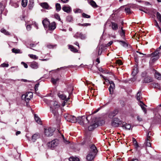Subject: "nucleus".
<instances>
[{
  "mask_svg": "<svg viewBox=\"0 0 161 161\" xmlns=\"http://www.w3.org/2000/svg\"><path fill=\"white\" fill-rule=\"evenodd\" d=\"M44 101L50 106L51 111L54 114L58 125L60 124L61 117L58 115V110L60 107V105L58 102L55 101H50L44 99Z\"/></svg>",
  "mask_w": 161,
  "mask_h": 161,
  "instance_id": "obj_1",
  "label": "nucleus"
},
{
  "mask_svg": "<svg viewBox=\"0 0 161 161\" xmlns=\"http://www.w3.org/2000/svg\"><path fill=\"white\" fill-rule=\"evenodd\" d=\"M64 116L65 119L68 121L74 123L77 122V118L74 116L66 114H64Z\"/></svg>",
  "mask_w": 161,
  "mask_h": 161,
  "instance_id": "obj_2",
  "label": "nucleus"
},
{
  "mask_svg": "<svg viewBox=\"0 0 161 161\" xmlns=\"http://www.w3.org/2000/svg\"><path fill=\"white\" fill-rule=\"evenodd\" d=\"M159 50L157 49L156 51L151 54V60L152 62H154L155 61L158 59L159 57Z\"/></svg>",
  "mask_w": 161,
  "mask_h": 161,
  "instance_id": "obj_3",
  "label": "nucleus"
},
{
  "mask_svg": "<svg viewBox=\"0 0 161 161\" xmlns=\"http://www.w3.org/2000/svg\"><path fill=\"white\" fill-rule=\"evenodd\" d=\"M33 93L31 92L26 93L25 94L23 95L22 98L25 100L26 103L28 102L33 97Z\"/></svg>",
  "mask_w": 161,
  "mask_h": 161,
  "instance_id": "obj_4",
  "label": "nucleus"
},
{
  "mask_svg": "<svg viewBox=\"0 0 161 161\" xmlns=\"http://www.w3.org/2000/svg\"><path fill=\"white\" fill-rule=\"evenodd\" d=\"M122 123V121L117 118H114L111 121V125L114 127H118Z\"/></svg>",
  "mask_w": 161,
  "mask_h": 161,
  "instance_id": "obj_5",
  "label": "nucleus"
},
{
  "mask_svg": "<svg viewBox=\"0 0 161 161\" xmlns=\"http://www.w3.org/2000/svg\"><path fill=\"white\" fill-rule=\"evenodd\" d=\"M59 144V141L58 139H56L49 142L47 144L48 146L52 149L57 146Z\"/></svg>",
  "mask_w": 161,
  "mask_h": 161,
  "instance_id": "obj_6",
  "label": "nucleus"
},
{
  "mask_svg": "<svg viewBox=\"0 0 161 161\" xmlns=\"http://www.w3.org/2000/svg\"><path fill=\"white\" fill-rule=\"evenodd\" d=\"M54 129L51 128H49L45 129V134L47 136H51L53 135Z\"/></svg>",
  "mask_w": 161,
  "mask_h": 161,
  "instance_id": "obj_7",
  "label": "nucleus"
},
{
  "mask_svg": "<svg viewBox=\"0 0 161 161\" xmlns=\"http://www.w3.org/2000/svg\"><path fill=\"white\" fill-rule=\"evenodd\" d=\"M97 152L96 147L94 144H92L90 146L89 152L95 155H96Z\"/></svg>",
  "mask_w": 161,
  "mask_h": 161,
  "instance_id": "obj_8",
  "label": "nucleus"
},
{
  "mask_svg": "<svg viewBox=\"0 0 161 161\" xmlns=\"http://www.w3.org/2000/svg\"><path fill=\"white\" fill-rule=\"evenodd\" d=\"M58 95L60 98L64 101V103H66L70 99L69 97L67 98L66 96L63 94L62 92H59L58 94Z\"/></svg>",
  "mask_w": 161,
  "mask_h": 161,
  "instance_id": "obj_9",
  "label": "nucleus"
},
{
  "mask_svg": "<svg viewBox=\"0 0 161 161\" xmlns=\"http://www.w3.org/2000/svg\"><path fill=\"white\" fill-rule=\"evenodd\" d=\"M109 82L110 84V86L109 87L108 89L110 94H112L114 92V90L115 89V84L113 81H109Z\"/></svg>",
  "mask_w": 161,
  "mask_h": 161,
  "instance_id": "obj_10",
  "label": "nucleus"
},
{
  "mask_svg": "<svg viewBox=\"0 0 161 161\" xmlns=\"http://www.w3.org/2000/svg\"><path fill=\"white\" fill-rule=\"evenodd\" d=\"M98 126V124L94 121L90 124V125L88 126V130L91 131L93 130L95 128Z\"/></svg>",
  "mask_w": 161,
  "mask_h": 161,
  "instance_id": "obj_11",
  "label": "nucleus"
},
{
  "mask_svg": "<svg viewBox=\"0 0 161 161\" xmlns=\"http://www.w3.org/2000/svg\"><path fill=\"white\" fill-rule=\"evenodd\" d=\"M96 155L92 153L88 152L86 156V159L87 161H91L94 159Z\"/></svg>",
  "mask_w": 161,
  "mask_h": 161,
  "instance_id": "obj_12",
  "label": "nucleus"
},
{
  "mask_svg": "<svg viewBox=\"0 0 161 161\" xmlns=\"http://www.w3.org/2000/svg\"><path fill=\"white\" fill-rule=\"evenodd\" d=\"M74 37L76 38L79 37L81 39H84L86 38V36L85 35H83L81 33L77 32L74 36Z\"/></svg>",
  "mask_w": 161,
  "mask_h": 161,
  "instance_id": "obj_13",
  "label": "nucleus"
},
{
  "mask_svg": "<svg viewBox=\"0 0 161 161\" xmlns=\"http://www.w3.org/2000/svg\"><path fill=\"white\" fill-rule=\"evenodd\" d=\"M30 67L32 69H36L39 67L38 63L36 62L33 61L30 64Z\"/></svg>",
  "mask_w": 161,
  "mask_h": 161,
  "instance_id": "obj_14",
  "label": "nucleus"
},
{
  "mask_svg": "<svg viewBox=\"0 0 161 161\" xmlns=\"http://www.w3.org/2000/svg\"><path fill=\"white\" fill-rule=\"evenodd\" d=\"M84 117H86L85 116H83L82 117H78L77 119V121L81 125H83V123L84 121Z\"/></svg>",
  "mask_w": 161,
  "mask_h": 161,
  "instance_id": "obj_15",
  "label": "nucleus"
},
{
  "mask_svg": "<svg viewBox=\"0 0 161 161\" xmlns=\"http://www.w3.org/2000/svg\"><path fill=\"white\" fill-rule=\"evenodd\" d=\"M122 127L123 129L127 130H129L131 128V125L129 124H127L125 122H122Z\"/></svg>",
  "mask_w": 161,
  "mask_h": 161,
  "instance_id": "obj_16",
  "label": "nucleus"
},
{
  "mask_svg": "<svg viewBox=\"0 0 161 161\" xmlns=\"http://www.w3.org/2000/svg\"><path fill=\"white\" fill-rule=\"evenodd\" d=\"M42 24L45 28H47L50 24V22L48 20L45 18L42 21Z\"/></svg>",
  "mask_w": 161,
  "mask_h": 161,
  "instance_id": "obj_17",
  "label": "nucleus"
},
{
  "mask_svg": "<svg viewBox=\"0 0 161 161\" xmlns=\"http://www.w3.org/2000/svg\"><path fill=\"white\" fill-rule=\"evenodd\" d=\"M40 137V135L38 133H36L32 136L31 140L33 142H35L36 140Z\"/></svg>",
  "mask_w": 161,
  "mask_h": 161,
  "instance_id": "obj_18",
  "label": "nucleus"
},
{
  "mask_svg": "<svg viewBox=\"0 0 161 161\" xmlns=\"http://www.w3.org/2000/svg\"><path fill=\"white\" fill-rule=\"evenodd\" d=\"M88 117H84V121L83 123V125H82L84 127H87L90 124L89 121L88 119Z\"/></svg>",
  "mask_w": 161,
  "mask_h": 161,
  "instance_id": "obj_19",
  "label": "nucleus"
},
{
  "mask_svg": "<svg viewBox=\"0 0 161 161\" xmlns=\"http://www.w3.org/2000/svg\"><path fill=\"white\" fill-rule=\"evenodd\" d=\"M117 111L116 110L111 112L109 114L108 117L110 118H112L114 117L117 114Z\"/></svg>",
  "mask_w": 161,
  "mask_h": 161,
  "instance_id": "obj_20",
  "label": "nucleus"
},
{
  "mask_svg": "<svg viewBox=\"0 0 161 161\" xmlns=\"http://www.w3.org/2000/svg\"><path fill=\"white\" fill-rule=\"evenodd\" d=\"M40 5L42 8L46 9H51L50 8H49V5L48 3L46 2L41 3Z\"/></svg>",
  "mask_w": 161,
  "mask_h": 161,
  "instance_id": "obj_21",
  "label": "nucleus"
},
{
  "mask_svg": "<svg viewBox=\"0 0 161 161\" xmlns=\"http://www.w3.org/2000/svg\"><path fill=\"white\" fill-rule=\"evenodd\" d=\"M48 27H49V29L50 30H54L56 28L55 23L53 22L51 23H50V24Z\"/></svg>",
  "mask_w": 161,
  "mask_h": 161,
  "instance_id": "obj_22",
  "label": "nucleus"
},
{
  "mask_svg": "<svg viewBox=\"0 0 161 161\" xmlns=\"http://www.w3.org/2000/svg\"><path fill=\"white\" fill-rule=\"evenodd\" d=\"M149 132L148 133L147 136V141L146 143L147 146L148 147H151V144L150 142V136H149Z\"/></svg>",
  "mask_w": 161,
  "mask_h": 161,
  "instance_id": "obj_23",
  "label": "nucleus"
},
{
  "mask_svg": "<svg viewBox=\"0 0 161 161\" xmlns=\"http://www.w3.org/2000/svg\"><path fill=\"white\" fill-rule=\"evenodd\" d=\"M152 81V78L149 76L145 77L144 80V82L146 83H149Z\"/></svg>",
  "mask_w": 161,
  "mask_h": 161,
  "instance_id": "obj_24",
  "label": "nucleus"
},
{
  "mask_svg": "<svg viewBox=\"0 0 161 161\" xmlns=\"http://www.w3.org/2000/svg\"><path fill=\"white\" fill-rule=\"evenodd\" d=\"M111 25L112 28L114 30H116L118 28V25L114 22H112Z\"/></svg>",
  "mask_w": 161,
  "mask_h": 161,
  "instance_id": "obj_25",
  "label": "nucleus"
},
{
  "mask_svg": "<svg viewBox=\"0 0 161 161\" xmlns=\"http://www.w3.org/2000/svg\"><path fill=\"white\" fill-rule=\"evenodd\" d=\"M89 3L93 7L96 8L98 7L95 2L92 0H89Z\"/></svg>",
  "mask_w": 161,
  "mask_h": 161,
  "instance_id": "obj_26",
  "label": "nucleus"
},
{
  "mask_svg": "<svg viewBox=\"0 0 161 161\" xmlns=\"http://www.w3.org/2000/svg\"><path fill=\"white\" fill-rule=\"evenodd\" d=\"M117 42H119L120 44L124 47H128V44L124 41L118 40Z\"/></svg>",
  "mask_w": 161,
  "mask_h": 161,
  "instance_id": "obj_27",
  "label": "nucleus"
},
{
  "mask_svg": "<svg viewBox=\"0 0 161 161\" xmlns=\"http://www.w3.org/2000/svg\"><path fill=\"white\" fill-rule=\"evenodd\" d=\"M6 7V4L3 2L0 3V10H3Z\"/></svg>",
  "mask_w": 161,
  "mask_h": 161,
  "instance_id": "obj_28",
  "label": "nucleus"
},
{
  "mask_svg": "<svg viewBox=\"0 0 161 161\" xmlns=\"http://www.w3.org/2000/svg\"><path fill=\"white\" fill-rule=\"evenodd\" d=\"M155 77L158 80H160L161 79V75L159 74V73L157 72L156 70H155Z\"/></svg>",
  "mask_w": 161,
  "mask_h": 161,
  "instance_id": "obj_29",
  "label": "nucleus"
},
{
  "mask_svg": "<svg viewBox=\"0 0 161 161\" xmlns=\"http://www.w3.org/2000/svg\"><path fill=\"white\" fill-rule=\"evenodd\" d=\"M145 13L147 14H148L150 15L151 16H153V15L154 16H155V15L154 14V13L153 12V11H142Z\"/></svg>",
  "mask_w": 161,
  "mask_h": 161,
  "instance_id": "obj_30",
  "label": "nucleus"
},
{
  "mask_svg": "<svg viewBox=\"0 0 161 161\" xmlns=\"http://www.w3.org/2000/svg\"><path fill=\"white\" fill-rule=\"evenodd\" d=\"M34 117L36 122L38 123L41 124V122L40 118L38 116H37L36 114H35Z\"/></svg>",
  "mask_w": 161,
  "mask_h": 161,
  "instance_id": "obj_31",
  "label": "nucleus"
},
{
  "mask_svg": "<svg viewBox=\"0 0 161 161\" xmlns=\"http://www.w3.org/2000/svg\"><path fill=\"white\" fill-rule=\"evenodd\" d=\"M140 106H141L142 109L144 112L145 113H146L147 110L146 108L144 106V104L142 102V101H140Z\"/></svg>",
  "mask_w": 161,
  "mask_h": 161,
  "instance_id": "obj_32",
  "label": "nucleus"
},
{
  "mask_svg": "<svg viewBox=\"0 0 161 161\" xmlns=\"http://www.w3.org/2000/svg\"><path fill=\"white\" fill-rule=\"evenodd\" d=\"M154 14H155L156 15V16L157 19L161 23V14L158 12H157L156 14L154 13Z\"/></svg>",
  "mask_w": 161,
  "mask_h": 161,
  "instance_id": "obj_33",
  "label": "nucleus"
},
{
  "mask_svg": "<svg viewBox=\"0 0 161 161\" xmlns=\"http://www.w3.org/2000/svg\"><path fill=\"white\" fill-rule=\"evenodd\" d=\"M69 47L71 51L74 52H77L78 50L77 49L75 48L74 46L72 45H69Z\"/></svg>",
  "mask_w": 161,
  "mask_h": 161,
  "instance_id": "obj_34",
  "label": "nucleus"
},
{
  "mask_svg": "<svg viewBox=\"0 0 161 161\" xmlns=\"http://www.w3.org/2000/svg\"><path fill=\"white\" fill-rule=\"evenodd\" d=\"M69 161H79V159L77 157H71L69 158Z\"/></svg>",
  "mask_w": 161,
  "mask_h": 161,
  "instance_id": "obj_35",
  "label": "nucleus"
},
{
  "mask_svg": "<svg viewBox=\"0 0 161 161\" xmlns=\"http://www.w3.org/2000/svg\"><path fill=\"white\" fill-rule=\"evenodd\" d=\"M132 141L135 148H137L138 147V145L136 139L134 138H132Z\"/></svg>",
  "mask_w": 161,
  "mask_h": 161,
  "instance_id": "obj_36",
  "label": "nucleus"
},
{
  "mask_svg": "<svg viewBox=\"0 0 161 161\" xmlns=\"http://www.w3.org/2000/svg\"><path fill=\"white\" fill-rule=\"evenodd\" d=\"M27 0H22L21 2L22 5L23 7H25L27 4Z\"/></svg>",
  "mask_w": 161,
  "mask_h": 161,
  "instance_id": "obj_37",
  "label": "nucleus"
},
{
  "mask_svg": "<svg viewBox=\"0 0 161 161\" xmlns=\"http://www.w3.org/2000/svg\"><path fill=\"white\" fill-rule=\"evenodd\" d=\"M12 52L13 53H20V50L18 49H15L13 48L12 49Z\"/></svg>",
  "mask_w": 161,
  "mask_h": 161,
  "instance_id": "obj_38",
  "label": "nucleus"
},
{
  "mask_svg": "<svg viewBox=\"0 0 161 161\" xmlns=\"http://www.w3.org/2000/svg\"><path fill=\"white\" fill-rule=\"evenodd\" d=\"M1 32L4 33L5 35H9V33L8 31H7L4 29L2 28L1 30Z\"/></svg>",
  "mask_w": 161,
  "mask_h": 161,
  "instance_id": "obj_39",
  "label": "nucleus"
},
{
  "mask_svg": "<svg viewBox=\"0 0 161 161\" xmlns=\"http://www.w3.org/2000/svg\"><path fill=\"white\" fill-rule=\"evenodd\" d=\"M28 56L31 58L33 59H37L38 58V57H37L36 55H33L32 54H29L28 55Z\"/></svg>",
  "mask_w": 161,
  "mask_h": 161,
  "instance_id": "obj_40",
  "label": "nucleus"
},
{
  "mask_svg": "<svg viewBox=\"0 0 161 161\" xmlns=\"http://www.w3.org/2000/svg\"><path fill=\"white\" fill-rule=\"evenodd\" d=\"M51 80L52 83L55 84H56L57 82L59 80V79L57 78L56 79H54V78H52L51 79Z\"/></svg>",
  "mask_w": 161,
  "mask_h": 161,
  "instance_id": "obj_41",
  "label": "nucleus"
},
{
  "mask_svg": "<svg viewBox=\"0 0 161 161\" xmlns=\"http://www.w3.org/2000/svg\"><path fill=\"white\" fill-rule=\"evenodd\" d=\"M71 8L68 6H64L62 8V10H71Z\"/></svg>",
  "mask_w": 161,
  "mask_h": 161,
  "instance_id": "obj_42",
  "label": "nucleus"
},
{
  "mask_svg": "<svg viewBox=\"0 0 161 161\" xmlns=\"http://www.w3.org/2000/svg\"><path fill=\"white\" fill-rule=\"evenodd\" d=\"M141 95V92H138L137 94V99L139 101H141V97H140Z\"/></svg>",
  "mask_w": 161,
  "mask_h": 161,
  "instance_id": "obj_43",
  "label": "nucleus"
},
{
  "mask_svg": "<svg viewBox=\"0 0 161 161\" xmlns=\"http://www.w3.org/2000/svg\"><path fill=\"white\" fill-rule=\"evenodd\" d=\"M153 86L154 88H160V86L157 83H154L153 84Z\"/></svg>",
  "mask_w": 161,
  "mask_h": 161,
  "instance_id": "obj_44",
  "label": "nucleus"
},
{
  "mask_svg": "<svg viewBox=\"0 0 161 161\" xmlns=\"http://www.w3.org/2000/svg\"><path fill=\"white\" fill-rule=\"evenodd\" d=\"M60 134L61 135V136L63 139L64 140V142L66 144H69V141L67 140H66L65 139L64 136L62 134H61V133H60Z\"/></svg>",
  "mask_w": 161,
  "mask_h": 161,
  "instance_id": "obj_45",
  "label": "nucleus"
},
{
  "mask_svg": "<svg viewBox=\"0 0 161 161\" xmlns=\"http://www.w3.org/2000/svg\"><path fill=\"white\" fill-rule=\"evenodd\" d=\"M121 9H124V10H130V8L126 6H123L120 7Z\"/></svg>",
  "mask_w": 161,
  "mask_h": 161,
  "instance_id": "obj_46",
  "label": "nucleus"
},
{
  "mask_svg": "<svg viewBox=\"0 0 161 161\" xmlns=\"http://www.w3.org/2000/svg\"><path fill=\"white\" fill-rule=\"evenodd\" d=\"M98 124L99 125H103L104 124V123H105V121H104V120L101 119L99 120L98 121Z\"/></svg>",
  "mask_w": 161,
  "mask_h": 161,
  "instance_id": "obj_47",
  "label": "nucleus"
},
{
  "mask_svg": "<svg viewBox=\"0 0 161 161\" xmlns=\"http://www.w3.org/2000/svg\"><path fill=\"white\" fill-rule=\"evenodd\" d=\"M56 10H60L61 7L60 4L57 3L56 4Z\"/></svg>",
  "mask_w": 161,
  "mask_h": 161,
  "instance_id": "obj_48",
  "label": "nucleus"
},
{
  "mask_svg": "<svg viewBox=\"0 0 161 161\" xmlns=\"http://www.w3.org/2000/svg\"><path fill=\"white\" fill-rule=\"evenodd\" d=\"M137 68H136L134 69H133L132 73V74L133 75H135L137 73Z\"/></svg>",
  "mask_w": 161,
  "mask_h": 161,
  "instance_id": "obj_49",
  "label": "nucleus"
},
{
  "mask_svg": "<svg viewBox=\"0 0 161 161\" xmlns=\"http://www.w3.org/2000/svg\"><path fill=\"white\" fill-rule=\"evenodd\" d=\"M8 64H6V63H3L2 64L0 65V67H7L8 66Z\"/></svg>",
  "mask_w": 161,
  "mask_h": 161,
  "instance_id": "obj_50",
  "label": "nucleus"
},
{
  "mask_svg": "<svg viewBox=\"0 0 161 161\" xmlns=\"http://www.w3.org/2000/svg\"><path fill=\"white\" fill-rule=\"evenodd\" d=\"M82 15L83 17L85 18H89L90 17V16L88 15H87L84 13H83L82 14Z\"/></svg>",
  "mask_w": 161,
  "mask_h": 161,
  "instance_id": "obj_51",
  "label": "nucleus"
},
{
  "mask_svg": "<svg viewBox=\"0 0 161 161\" xmlns=\"http://www.w3.org/2000/svg\"><path fill=\"white\" fill-rule=\"evenodd\" d=\"M54 17L56 19L58 20H59V21L61 19L60 18V16H59V15L58 14H55L54 15Z\"/></svg>",
  "mask_w": 161,
  "mask_h": 161,
  "instance_id": "obj_52",
  "label": "nucleus"
},
{
  "mask_svg": "<svg viewBox=\"0 0 161 161\" xmlns=\"http://www.w3.org/2000/svg\"><path fill=\"white\" fill-rule=\"evenodd\" d=\"M121 31L120 33V35L122 36H125V31L124 30H123V29L122 27L121 28Z\"/></svg>",
  "mask_w": 161,
  "mask_h": 161,
  "instance_id": "obj_53",
  "label": "nucleus"
},
{
  "mask_svg": "<svg viewBox=\"0 0 161 161\" xmlns=\"http://www.w3.org/2000/svg\"><path fill=\"white\" fill-rule=\"evenodd\" d=\"M79 25L83 26H87L91 25L90 23H84L83 24H79Z\"/></svg>",
  "mask_w": 161,
  "mask_h": 161,
  "instance_id": "obj_54",
  "label": "nucleus"
},
{
  "mask_svg": "<svg viewBox=\"0 0 161 161\" xmlns=\"http://www.w3.org/2000/svg\"><path fill=\"white\" fill-rule=\"evenodd\" d=\"M47 47L49 48H53L54 46L51 44H48L47 45Z\"/></svg>",
  "mask_w": 161,
  "mask_h": 161,
  "instance_id": "obj_55",
  "label": "nucleus"
},
{
  "mask_svg": "<svg viewBox=\"0 0 161 161\" xmlns=\"http://www.w3.org/2000/svg\"><path fill=\"white\" fill-rule=\"evenodd\" d=\"M116 63L119 64V65H122V62L121 60H118L116 61Z\"/></svg>",
  "mask_w": 161,
  "mask_h": 161,
  "instance_id": "obj_56",
  "label": "nucleus"
},
{
  "mask_svg": "<svg viewBox=\"0 0 161 161\" xmlns=\"http://www.w3.org/2000/svg\"><path fill=\"white\" fill-rule=\"evenodd\" d=\"M21 64H22L23 66H24V67L25 68H28V65L27 64H26L24 62H21Z\"/></svg>",
  "mask_w": 161,
  "mask_h": 161,
  "instance_id": "obj_57",
  "label": "nucleus"
},
{
  "mask_svg": "<svg viewBox=\"0 0 161 161\" xmlns=\"http://www.w3.org/2000/svg\"><path fill=\"white\" fill-rule=\"evenodd\" d=\"M125 13L127 14H130L132 13V11H125Z\"/></svg>",
  "mask_w": 161,
  "mask_h": 161,
  "instance_id": "obj_58",
  "label": "nucleus"
},
{
  "mask_svg": "<svg viewBox=\"0 0 161 161\" xmlns=\"http://www.w3.org/2000/svg\"><path fill=\"white\" fill-rule=\"evenodd\" d=\"M26 29L28 31H30L31 29V25H28L26 26Z\"/></svg>",
  "mask_w": 161,
  "mask_h": 161,
  "instance_id": "obj_59",
  "label": "nucleus"
},
{
  "mask_svg": "<svg viewBox=\"0 0 161 161\" xmlns=\"http://www.w3.org/2000/svg\"><path fill=\"white\" fill-rule=\"evenodd\" d=\"M137 120L139 121H141L142 120V118L139 116H138L137 117Z\"/></svg>",
  "mask_w": 161,
  "mask_h": 161,
  "instance_id": "obj_60",
  "label": "nucleus"
},
{
  "mask_svg": "<svg viewBox=\"0 0 161 161\" xmlns=\"http://www.w3.org/2000/svg\"><path fill=\"white\" fill-rule=\"evenodd\" d=\"M144 4L147 6H151V4L147 2H144Z\"/></svg>",
  "mask_w": 161,
  "mask_h": 161,
  "instance_id": "obj_61",
  "label": "nucleus"
},
{
  "mask_svg": "<svg viewBox=\"0 0 161 161\" xmlns=\"http://www.w3.org/2000/svg\"><path fill=\"white\" fill-rule=\"evenodd\" d=\"M113 43V42L112 41H110L107 44V46H110Z\"/></svg>",
  "mask_w": 161,
  "mask_h": 161,
  "instance_id": "obj_62",
  "label": "nucleus"
},
{
  "mask_svg": "<svg viewBox=\"0 0 161 161\" xmlns=\"http://www.w3.org/2000/svg\"><path fill=\"white\" fill-rule=\"evenodd\" d=\"M39 84H36L35 85V88L36 91L38 90V87Z\"/></svg>",
  "mask_w": 161,
  "mask_h": 161,
  "instance_id": "obj_63",
  "label": "nucleus"
},
{
  "mask_svg": "<svg viewBox=\"0 0 161 161\" xmlns=\"http://www.w3.org/2000/svg\"><path fill=\"white\" fill-rule=\"evenodd\" d=\"M21 132L20 131H18L16 132V136H18V135H19L20 134Z\"/></svg>",
  "mask_w": 161,
  "mask_h": 161,
  "instance_id": "obj_64",
  "label": "nucleus"
}]
</instances>
